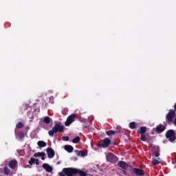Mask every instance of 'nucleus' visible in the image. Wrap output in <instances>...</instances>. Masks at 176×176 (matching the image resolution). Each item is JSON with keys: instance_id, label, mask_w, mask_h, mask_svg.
Segmentation results:
<instances>
[{"instance_id": "nucleus-31", "label": "nucleus", "mask_w": 176, "mask_h": 176, "mask_svg": "<svg viewBox=\"0 0 176 176\" xmlns=\"http://www.w3.org/2000/svg\"><path fill=\"white\" fill-rule=\"evenodd\" d=\"M63 141H69V137L68 136H63L62 137Z\"/></svg>"}, {"instance_id": "nucleus-26", "label": "nucleus", "mask_w": 176, "mask_h": 176, "mask_svg": "<svg viewBox=\"0 0 176 176\" xmlns=\"http://www.w3.org/2000/svg\"><path fill=\"white\" fill-rule=\"evenodd\" d=\"M152 164H153V165L160 164V162L156 159H154L152 161Z\"/></svg>"}, {"instance_id": "nucleus-36", "label": "nucleus", "mask_w": 176, "mask_h": 176, "mask_svg": "<svg viewBox=\"0 0 176 176\" xmlns=\"http://www.w3.org/2000/svg\"><path fill=\"white\" fill-rule=\"evenodd\" d=\"M56 164H60V162H58Z\"/></svg>"}, {"instance_id": "nucleus-21", "label": "nucleus", "mask_w": 176, "mask_h": 176, "mask_svg": "<svg viewBox=\"0 0 176 176\" xmlns=\"http://www.w3.org/2000/svg\"><path fill=\"white\" fill-rule=\"evenodd\" d=\"M44 123H45L46 124H49L50 123V117H44Z\"/></svg>"}, {"instance_id": "nucleus-12", "label": "nucleus", "mask_w": 176, "mask_h": 176, "mask_svg": "<svg viewBox=\"0 0 176 176\" xmlns=\"http://www.w3.org/2000/svg\"><path fill=\"white\" fill-rule=\"evenodd\" d=\"M42 167L47 173H52L53 171V168L48 164H43Z\"/></svg>"}, {"instance_id": "nucleus-24", "label": "nucleus", "mask_w": 176, "mask_h": 176, "mask_svg": "<svg viewBox=\"0 0 176 176\" xmlns=\"http://www.w3.org/2000/svg\"><path fill=\"white\" fill-rule=\"evenodd\" d=\"M129 127L131 129V130H134L135 129V122H132L129 124Z\"/></svg>"}, {"instance_id": "nucleus-29", "label": "nucleus", "mask_w": 176, "mask_h": 176, "mask_svg": "<svg viewBox=\"0 0 176 176\" xmlns=\"http://www.w3.org/2000/svg\"><path fill=\"white\" fill-rule=\"evenodd\" d=\"M18 135L21 140H23V138H24V133H23V132H19Z\"/></svg>"}, {"instance_id": "nucleus-3", "label": "nucleus", "mask_w": 176, "mask_h": 176, "mask_svg": "<svg viewBox=\"0 0 176 176\" xmlns=\"http://www.w3.org/2000/svg\"><path fill=\"white\" fill-rule=\"evenodd\" d=\"M174 118H175V111L170 109L169 112L166 116V122H168V124L174 122Z\"/></svg>"}, {"instance_id": "nucleus-7", "label": "nucleus", "mask_w": 176, "mask_h": 176, "mask_svg": "<svg viewBox=\"0 0 176 176\" xmlns=\"http://www.w3.org/2000/svg\"><path fill=\"white\" fill-rule=\"evenodd\" d=\"M106 157L107 162H110V163H116V162H118V157L112 153H109Z\"/></svg>"}, {"instance_id": "nucleus-35", "label": "nucleus", "mask_w": 176, "mask_h": 176, "mask_svg": "<svg viewBox=\"0 0 176 176\" xmlns=\"http://www.w3.org/2000/svg\"><path fill=\"white\" fill-rule=\"evenodd\" d=\"M175 109L176 111V103L175 104Z\"/></svg>"}, {"instance_id": "nucleus-28", "label": "nucleus", "mask_w": 176, "mask_h": 176, "mask_svg": "<svg viewBox=\"0 0 176 176\" xmlns=\"http://www.w3.org/2000/svg\"><path fill=\"white\" fill-rule=\"evenodd\" d=\"M41 156H42V152H38L34 154V157H41Z\"/></svg>"}, {"instance_id": "nucleus-33", "label": "nucleus", "mask_w": 176, "mask_h": 176, "mask_svg": "<svg viewBox=\"0 0 176 176\" xmlns=\"http://www.w3.org/2000/svg\"><path fill=\"white\" fill-rule=\"evenodd\" d=\"M58 175L59 176H65V173L64 172H59Z\"/></svg>"}, {"instance_id": "nucleus-25", "label": "nucleus", "mask_w": 176, "mask_h": 176, "mask_svg": "<svg viewBox=\"0 0 176 176\" xmlns=\"http://www.w3.org/2000/svg\"><path fill=\"white\" fill-rule=\"evenodd\" d=\"M78 155L79 156H82V157H85V156L87 155V153L85 151H79Z\"/></svg>"}, {"instance_id": "nucleus-16", "label": "nucleus", "mask_w": 176, "mask_h": 176, "mask_svg": "<svg viewBox=\"0 0 176 176\" xmlns=\"http://www.w3.org/2000/svg\"><path fill=\"white\" fill-rule=\"evenodd\" d=\"M76 174H78L79 176H87V173L80 169L76 168Z\"/></svg>"}, {"instance_id": "nucleus-34", "label": "nucleus", "mask_w": 176, "mask_h": 176, "mask_svg": "<svg viewBox=\"0 0 176 176\" xmlns=\"http://www.w3.org/2000/svg\"><path fill=\"white\" fill-rule=\"evenodd\" d=\"M34 163L36 164V166H39V160H38V159H36Z\"/></svg>"}, {"instance_id": "nucleus-9", "label": "nucleus", "mask_w": 176, "mask_h": 176, "mask_svg": "<svg viewBox=\"0 0 176 176\" xmlns=\"http://www.w3.org/2000/svg\"><path fill=\"white\" fill-rule=\"evenodd\" d=\"M46 152H47V157L49 159H53L54 157V155H56L54 150H53V148H52L50 147H48L46 149Z\"/></svg>"}, {"instance_id": "nucleus-14", "label": "nucleus", "mask_w": 176, "mask_h": 176, "mask_svg": "<svg viewBox=\"0 0 176 176\" xmlns=\"http://www.w3.org/2000/svg\"><path fill=\"white\" fill-rule=\"evenodd\" d=\"M146 130H148L146 126H140L138 131V133H139L140 135L145 134L146 133Z\"/></svg>"}, {"instance_id": "nucleus-22", "label": "nucleus", "mask_w": 176, "mask_h": 176, "mask_svg": "<svg viewBox=\"0 0 176 176\" xmlns=\"http://www.w3.org/2000/svg\"><path fill=\"white\" fill-rule=\"evenodd\" d=\"M156 150H157V151H155L154 153V155H155V157H159V156H160V150H159V147H157Z\"/></svg>"}, {"instance_id": "nucleus-5", "label": "nucleus", "mask_w": 176, "mask_h": 176, "mask_svg": "<svg viewBox=\"0 0 176 176\" xmlns=\"http://www.w3.org/2000/svg\"><path fill=\"white\" fill-rule=\"evenodd\" d=\"M118 166L121 168H122V171L124 175H127V167H129V164H127L124 161L118 162Z\"/></svg>"}, {"instance_id": "nucleus-1", "label": "nucleus", "mask_w": 176, "mask_h": 176, "mask_svg": "<svg viewBox=\"0 0 176 176\" xmlns=\"http://www.w3.org/2000/svg\"><path fill=\"white\" fill-rule=\"evenodd\" d=\"M58 132L64 133V126H62L60 124H56L52 130L48 131V134L50 137H53L54 134H57Z\"/></svg>"}, {"instance_id": "nucleus-10", "label": "nucleus", "mask_w": 176, "mask_h": 176, "mask_svg": "<svg viewBox=\"0 0 176 176\" xmlns=\"http://www.w3.org/2000/svg\"><path fill=\"white\" fill-rule=\"evenodd\" d=\"M133 172L134 173V174H135L137 176H142V175H145V170H144L143 169H140L138 168H134L133 169Z\"/></svg>"}, {"instance_id": "nucleus-6", "label": "nucleus", "mask_w": 176, "mask_h": 176, "mask_svg": "<svg viewBox=\"0 0 176 176\" xmlns=\"http://www.w3.org/2000/svg\"><path fill=\"white\" fill-rule=\"evenodd\" d=\"M111 144V140L108 138H105L103 139L100 143L98 144V146H101L102 148H108Z\"/></svg>"}, {"instance_id": "nucleus-32", "label": "nucleus", "mask_w": 176, "mask_h": 176, "mask_svg": "<svg viewBox=\"0 0 176 176\" xmlns=\"http://www.w3.org/2000/svg\"><path fill=\"white\" fill-rule=\"evenodd\" d=\"M46 156V153H45L44 152H42V155H41V160H45V157Z\"/></svg>"}, {"instance_id": "nucleus-11", "label": "nucleus", "mask_w": 176, "mask_h": 176, "mask_svg": "<svg viewBox=\"0 0 176 176\" xmlns=\"http://www.w3.org/2000/svg\"><path fill=\"white\" fill-rule=\"evenodd\" d=\"M164 130H166V126L160 124L155 128V133H157V134H161V133H163Z\"/></svg>"}, {"instance_id": "nucleus-30", "label": "nucleus", "mask_w": 176, "mask_h": 176, "mask_svg": "<svg viewBox=\"0 0 176 176\" xmlns=\"http://www.w3.org/2000/svg\"><path fill=\"white\" fill-rule=\"evenodd\" d=\"M140 140L141 141H144V142L146 141V136H145L144 134H142L140 137Z\"/></svg>"}, {"instance_id": "nucleus-15", "label": "nucleus", "mask_w": 176, "mask_h": 176, "mask_svg": "<svg viewBox=\"0 0 176 176\" xmlns=\"http://www.w3.org/2000/svg\"><path fill=\"white\" fill-rule=\"evenodd\" d=\"M65 149L69 153H72V152H74V147L72 146H71V145H66V146H65Z\"/></svg>"}, {"instance_id": "nucleus-13", "label": "nucleus", "mask_w": 176, "mask_h": 176, "mask_svg": "<svg viewBox=\"0 0 176 176\" xmlns=\"http://www.w3.org/2000/svg\"><path fill=\"white\" fill-rule=\"evenodd\" d=\"M16 166H17V161L16 160H12L9 163V168H12V170H14Z\"/></svg>"}, {"instance_id": "nucleus-20", "label": "nucleus", "mask_w": 176, "mask_h": 176, "mask_svg": "<svg viewBox=\"0 0 176 176\" xmlns=\"http://www.w3.org/2000/svg\"><path fill=\"white\" fill-rule=\"evenodd\" d=\"M4 174L6 175H9V174H10V169H9L8 166L4 167Z\"/></svg>"}, {"instance_id": "nucleus-2", "label": "nucleus", "mask_w": 176, "mask_h": 176, "mask_svg": "<svg viewBox=\"0 0 176 176\" xmlns=\"http://www.w3.org/2000/svg\"><path fill=\"white\" fill-rule=\"evenodd\" d=\"M166 138L170 141V142H174L176 140L175 131L173 129L168 130L165 134Z\"/></svg>"}, {"instance_id": "nucleus-17", "label": "nucleus", "mask_w": 176, "mask_h": 176, "mask_svg": "<svg viewBox=\"0 0 176 176\" xmlns=\"http://www.w3.org/2000/svg\"><path fill=\"white\" fill-rule=\"evenodd\" d=\"M37 145L40 147V148H45V146H46L47 144L46 142H45L44 141H38L37 142Z\"/></svg>"}, {"instance_id": "nucleus-19", "label": "nucleus", "mask_w": 176, "mask_h": 176, "mask_svg": "<svg viewBox=\"0 0 176 176\" xmlns=\"http://www.w3.org/2000/svg\"><path fill=\"white\" fill-rule=\"evenodd\" d=\"M80 141V138L79 136H76L74 139L72 140L73 144H78Z\"/></svg>"}, {"instance_id": "nucleus-18", "label": "nucleus", "mask_w": 176, "mask_h": 176, "mask_svg": "<svg viewBox=\"0 0 176 176\" xmlns=\"http://www.w3.org/2000/svg\"><path fill=\"white\" fill-rule=\"evenodd\" d=\"M106 134H107V135L110 137L111 135H115L116 134V131H114L112 130L107 131Z\"/></svg>"}, {"instance_id": "nucleus-27", "label": "nucleus", "mask_w": 176, "mask_h": 176, "mask_svg": "<svg viewBox=\"0 0 176 176\" xmlns=\"http://www.w3.org/2000/svg\"><path fill=\"white\" fill-rule=\"evenodd\" d=\"M35 160H36V159L32 157L29 161V164H30V166H32L34 163H35Z\"/></svg>"}, {"instance_id": "nucleus-23", "label": "nucleus", "mask_w": 176, "mask_h": 176, "mask_svg": "<svg viewBox=\"0 0 176 176\" xmlns=\"http://www.w3.org/2000/svg\"><path fill=\"white\" fill-rule=\"evenodd\" d=\"M16 127V129H23V127H24V124H23V122H18Z\"/></svg>"}, {"instance_id": "nucleus-4", "label": "nucleus", "mask_w": 176, "mask_h": 176, "mask_svg": "<svg viewBox=\"0 0 176 176\" xmlns=\"http://www.w3.org/2000/svg\"><path fill=\"white\" fill-rule=\"evenodd\" d=\"M63 172L67 176H74L76 175L77 170L75 168H65L63 169Z\"/></svg>"}, {"instance_id": "nucleus-8", "label": "nucleus", "mask_w": 176, "mask_h": 176, "mask_svg": "<svg viewBox=\"0 0 176 176\" xmlns=\"http://www.w3.org/2000/svg\"><path fill=\"white\" fill-rule=\"evenodd\" d=\"M74 122H75V114H72L67 118L65 123V126H68L71 124V123H74Z\"/></svg>"}]
</instances>
